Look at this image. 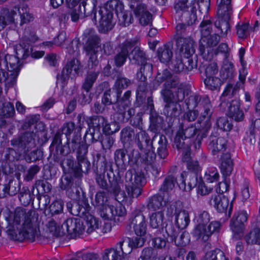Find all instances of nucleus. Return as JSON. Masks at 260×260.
<instances>
[{"label": "nucleus", "mask_w": 260, "mask_h": 260, "mask_svg": "<svg viewBox=\"0 0 260 260\" xmlns=\"http://www.w3.org/2000/svg\"><path fill=\"white\" fill-rule=\"evenodd\" d=\"M6 220L8 233L14 240L34 242L40 235L39 214L34 210L17 207Z\"/></svg>", "instance_id": "f257e3e1"}, {"label": "nucleus", "mask_w": 260, "mask_h": 260, "mask_svg": "<svg viewBox=\"0 0 260 260\" xmlns=\"http://www.w3.org/2000/svg\"><path fill=\"white\" fill-rule=\"evenodd\" d=\"M77 119L79 122V125L75 129V132L69 146L72 147V150L74 152L77 149V164H75V176L80 178L82 176V173H86L90 167V163L87 160L86 154L87 153V147L86 145L81 143V137L80 131L82 129L81 119L80 115L77 116Z\"/></svg>", "instance_id": "f03ea898"}, {"label": "nucleus", "mask_w": 260, "mask_h": 260, "mask_svg": "<svg viewBox=\"0 0 260 260\" xmlns=\"http://www.w3.org/2000/svg\"><path fill=\"white\" fill-rule=\"evenodd\" d=\"M226 140L222 137H218L211 134L208 139V148L213 155L221 153L220 168L224 177L230 176L233 170V161L229 152H224L226 149Z\"/></svg>", "instance_id": "7ed1b4c3"}, {"label": "nucleus", "mask_w": 260, "mask_h": 260, "mask_svg": "<svg viewBox=\"0 0 260 260\" xmlns=\"http://www.w3.org/2000/svg\"><path fill=\"white\" fill-rule=\"evenodd\" d=\"M87 33L88 34L89 37L84 48L86 55L89 56L88 66H91L92 68L96 66L99 63L98 54L99 51L103 52V54L109 55L113 52V47L110 42H106L101 47L100 45V39L96 35L94 34L95 31L93 29H86L84 34Z\"/></svg>", "instance_id": "20e7f679"}, {"label": "nucleus", "mask_w": 260, "mask_h": 260, "mask_svg": "<svg viewBox=\"0 0 260 260\" xmlns=\"http://www.w3.org/2000/svg\"><path fill=\"white\" fill-rule=\"evenodd\" d=\"M210 0H201L200 4H198L197 0H179L174 5L176 13L181 15V20L187 24L191 25L197 19L196 15V6L198 5L200 11H207L209 9Z\"/></svg>", "instance_id": "39448f33"}, {"label": "nucleus", "mask_w": 260, "mask_h": 260, "mask_svg": "<svg viewBox=\"0 0 260 260\" xmlns=\"http://www.w3.org/2000/svg\"><path fill=\"white\" fill-rule=\"evenodd\" d=\"M210 216L207 211H203L197 218L198 225L193 231V235L197 239H201L206 242L214 232H218L220 223L218 221L210 222Z\"/></svg>", "instance_id": "423d86ee"}, {"label": "nucleus", "mask_w": 260, "mask_h": 260, "mask_svg": "<svg viewBox=\"0 0 260 260\" xmlns=\"http://www.w3.org/2000/svg\"><path fill=\"white\" fill-rule=\"evenodd\" d=\"M164 82V87L169 88H177L178 91V99L183 100L185 98L184 85L181 83L179 78L173 75L169 70H164L158 72L153 81V87L157 89L160 84Z\"/></svg>", "instance_id": "0eeeda50"}, {"label": "nucleus", "mask_w": 260, "mask_h": 260, "mask_svg": "<svg viewBox=\"0 0 260 260\" xmlns=\"http://www.w3.org/2000/svg\"><path fill=\"white\" fill-rule=\"evenodd\" d=\"M146 183L144 173L141 171L128 170L125 174V189L130 198H138Z\"/></svg>", "instance_id": "6e6552de"}, {"label": "nucleus", "mask_w": 260, "mask_h": 260, "mask_svg": "<svg viewBox=\"0 0 260 260\" xmlns=\"http://www.w3.org/2000/svg\"><path fill=\"white\" fill-rule=\"evenodd\" d=\"M131 91H126L118 103L113 107L114 110L113 117L118 122H124L135 114V110L133 108L127 109L131 105L130 98Z\"/></svg>", "instance_id": "1a4fd4ad"}, {"label": "nucleus", "mask_w": 260, "mask_h": 260, "mask_svg": "<svg viewBox=\"0 0 260 260\" xmlns=\"http://www.w3.org/2000/svg\"><path fill=\"white\" fill-rule=\"evenodd\" d=\"M220 36L216 32L201 38L199 49L200 54L205 60H210L214 56L213 46H216L220 41Z\"/></svg>", "instance_id": "9d476101"}, {"label": "nucleus", "mask_w": 260, "mask_h": 260, "mask_svg": "<svg viewBox=\"0 0 260 260\" xmlns=\"http://www.w3.org/2000/svg\"><path fill=\"white\" fill-rule=\"evenodd\" d=\"M203 129V132H202L193 124L187 125L183 123L179 127L177 132L184 137L185 140H188L189 141H190L191 138L196 136L193 145L195 149L197 150L200 148L203 139L207 136V131H206L205 129Z\"/></svg>", "instance_id": "9b49d317"}, {"label": "nucleus", "mask_w": 260, "mask_h": 260, "mask_svg": "<svg viewBox=\"0 0 260 260\" xmlns=\"http://www.w3.org/2000/svg\"><path fill=\"white\" fill-rule=\"evenodd\" d=\"M167 214L168 216L175 217L177 229L186 228L190 222L188 212L182 209L180 202L173 203L168 207Z\"/></svg>", "instance_id": "f8f14e48"}, {"label": "nucleus", "mask_w": 260, "mask_h": 260, "mask_svg": "<svg viewBox=\"0 0 260 260\" xmlns=\"http://www.w3.org/2000/svg\"><path fill=\"white\" fill-rule=\"evenodd\" d=\"M38 138L33 132H26L11 140V145L19 148L23 153L28 152L37 145Z\"/></svg>", "instance_id": "ddd939ff"}, {"label": "nucleus", "mask_w": 260, "mask_h": 260, "mask_svg": "<svg viewBox=\"0 0 260 260\" xmlns=\"http://www.w3.org/2000/svg\"><path fill=\"white\" fill-rule=\"evenodd\" d=\"M199 106L200 117L199 121L202 128L208 131L211 126V120L213 113V108L209 98L207 96H202Z\"/></svg>", "instance_id": "4468645a"}, {"label": "nucleus", "mask_w": 260, "mask_h": 260, "mask_svg": "<svg viewBox=\"0 0 260 260\" xmlns=\"http://www.w3.org/2000/svg\"><path fill=\"white\" fill-rule=\"evenodd\" d=\"M125 245L123 247L122 242L118 243L114 248L106 249L102 254L103 260H122L130 258L129 254L131 253V249Z\"/></svg>", "instance_id": "2eb2a0df"}, {"label": "nucleus", "mask_w": 260, "mask_h": 260, "mask_svg": "<svg viewBox=\"0 0 260 260\" xmlns=\"http://www.w3.org/2000/svg\"><path fill=\"white\" fill-rule=\"evenodd\" d=\"M139 39L135 38L133 39L126 40L119 45L118 53L114 57L115 65L118 67L122 66L128 58L129 52L131 49L137 44Z\"/></svg>", "instance_id": "dca6fc26"}, {"label": "nucleus", "mask_w": 260, "mask_h": 260, "mask_svg": "<svg viewBox=\"0 0 260 260\" xmlns=\"http://www.w3.org/2000/svg\"><path fill=\"white\" fill-rule=\"evenodd\" d=\"M71 143V142L69 143L68 148L66 146H63L60 133L58 132L55 135L49 148L51 154L55 161H59L60 156L66 155L72 151V147L69 146Z\"/></svg>", "instance_id": "f3484780"}, {"label": "nucleus", "mask_w": 260, "mask_h": 260, "mask_svg": "<svg viewBox=\"0 0 260 260\" xmlns=\"http://www.w3.org/2000/svg\"><path fill=\"white\" fill-rule=\"evenodd\" d=\"M81 68L79 61L75 58L71 59L68 61L66 67L63 69L61 74L57 76V83H61V86L64 87L66 84L67 81L69 78V75L72 74V71L74 77L79 73V71Z\"/></svg>", "instance_id": "a211bd4d"}, {"label": "nucleus", "mask_w": 260, "mask_h": 260, "mask_svg": "<svg viewBox=\"0 0 260 260\" xmlns=\"http://www.w3.org/2000/svg\"><path fill=\"white\" fill-rule=\"evenodd\" d=\"M113 13L104 8L99 10L98 17L99 19V31L102 33H106L111 30L114 25L113 22Z\"/></svg>", "instance_id": "6ab92c4d"}, {"label": "nucleus", "mask_w": 260, "mask_h": 260, "mask_svg": "<svg viewBox=\"0 0 260 260\" xmlns=\"http://www.w3.org/2000/svg\"><path fill=\"white\" fill-rule=\"evenodd\" d=\"M210 204L214 206L220 213H228L230 217L232 214V203L229 205L228 198L222 194H214L212 196L210 200Z\"/></svg>", "instance_id": "aec40b11"}, {"label": "nucleus", "mask_w": 260, "mask_h": 260, "mask_svg": "<svg viewBox=\"0 0 260 260\" xmlns=\"http://www.w3.org/2000/svg\"><path fill=\"white\" fill-rule=\"evenodd\" d=\"M165 230L167 234L166 238L167 241L173 242L176 245H186L188 243V239H185L186 234L182 233L179 237H178V234L179 229H177L171 222L167 223L164 228L162 229V231Z\"/></svg>", "instance_id": "412c9836"}, {"label": "nucleus", "mask_w": 260, "mask_h": 260, "mask_svg": "<svg viewBox=\"0 0 260 260\" xmlns=\"http://www.w3.org/2000/svg\"><path fill=\"white\" fill-rule=\"evenodd\" d=\"M247 220L246 211H242L235 213L231 222V229L236 238L240 237L244 230V223Z\"/></svg>", "instance_id": "4be33fe9"}, {"label": "nucleus", "mask_w": 260, "mask_h": 260, "mask_svg": "<svg viewBox=\"0 0 260 260\" xmlns=\"http://www.w3.org/2000/svg\"><path fill=\"white\" fill-rule=\"evenodd\" d=\"M232 14L223 13L222 15H217L218 17L214 22L215 32L221 37L225 38L231 31V26L229 20Z\"/></svg>", "instance_id": "5701e85b"}, {"label": "nucleus", "mask_w": 260, "mask_h": 260, "mask_svg": "<svg viewBox=\"0 0 260 260\" xmlns=\"http://www.w3.org/2000/svg\"><path fill=\"white\" fill-rule=\"evenodd\" d=\"M129 226L138 236L142 237L146 234L147 225L145 218L141 212L133 213Z\"/></svg>", "instance_id": "b1692460"}, {"label": "nucleus", "mask_w": 260, "mask_h": 260, "mask_svg": "<svg viewBox=\"0 0 260 260\" xmlns=\"http://www.w3.org/2000/svg\"><path fill=\"white\" fill-rule=\"evenodd\" d=\"M226 104L223 108L228 107V116L237 121H242L244 118V114L240 109L239 99L236 98L232 99L230 102H226Z\"/></svg>", "instance_id": "393cba45"}, {"label": "nucleus", "mask_w": 260, "mask_h": 260, "mask_svg": "<svg viewBox=\"0 0 260 260\" xmlns=\"http://www.w3.org/2000/svg\"><path fill=\"white\" fill-rule=\"evenodd\" d=\"M133 11L135 16L139 18V23L142 25L146 26L152 23V15L149 12L145 4L137 5Z\"/></svg>", "instance_id": "a878e982"}, {"label": "nucleus", "mask_w": 260, "mask_h": 260, "mask_svg": "<svg viewBox=\"0 0 260 260\" xmlns=\"http://www.w3.org/2000/svg\"><path fill=\"white\" fill-rule=\"evenodd\" d=\"M61 228L66 230L67 233L73 236L80 235L83 231L82 224L78 218H68L61 225Z\"/></svg>", "instance_id": "bb28decb"}, {"label": "nucleus", "mask_w": 260, "mask_h": 260, "mask_svg": "<svg viewBox=\"0 0 260 260\" xmlns=\"http://www.w3.org/2000/svg\"><path fill=\"white\" fill-rule=\"evenodd\" d=\"M133 125L139 128L140 132H137L135 136V141L140 150H143L145 148H152V140L145 131L142 129V126L139 124Z\"/></svg>", "instance_id": "cd10ccee"}, {"label": "nucleus", "mask_w": 260, "mask_h": 260, "mask_svg": "<svg viewBox=\"0 0 260 260\" xmlns=\"http://www.w3.org/2000/svg\"><path fill=\"white\" fill-rule=\"evenodd\" d=\"M178 48L181 55L185 58H189L195 52L193 41L190 38H182L176 41Z\"/></svg>", "instance_id": "c85d7f7f"}, {"label": "nucleus", "mask_w": 260, "mask_h": 260, "mask_svg": "<svg viewBox=\"0 0 260 260\" xmlns=\"http://www.w3.org/2000/svg\"><path fill=\"white\" fill-rule=\"evenodd\" d=\"M174 147L178 150L182 151L183 159L187 160L190 156V143L188 140H185L184 137L180 133L177 132L174 138Z\"/></svg>", "instance_id": "c756f323"}, {"label": "nucleus", "mask_w": 260, "mask_h": 260, "mask_svg": "<svg viewBox=\"0 0 260 260\" xmlns=\"http://www.w3.org/2000/svg\"><path fill=\"white\" fill-rule=\"evenodd\" d=\"M69 7L72 9L71 19L74 22L77 21L80 18L85 17V9L82 10L80 0H67Z\"/></svg>", "instance_id": "7c9ffc66"}, {"label": "nucleus", "mask_w": 260, "mask_h": 260, "mask_svg": "<svg viewBox=\"0 0 260 260\" xmlns=\"http://www.w3.org/2000/svg\"><path fill=\"white\" fill-rule=\"evenodd\" d=\"M23 152L19 148L13 147L7 148L4 151V159L8 164H13L23 159Z\"/></svg>", "instance_id": "2f4dec72"}, {"label": "nucleus", "mask_w": 260, "mask_h": 260, "mask_svg": "<svg viewBox=\"0 0 260 260\" xmlns=\"http://www.w3.org/2000/svg\"><path fill=\"white\" fill-rule=\"evenodd\" d=\"M239 86L238 83L233 86L231 84L227 85L221 97L220 105L223 107L224 105H226V102H230L232 98L234 99L239 98L238 92L239 90Z\"/></svg>", "instance_id": "473e14b6"}, {"label": "nucleus", "mask_w": 260, "mask_h": 260, "mask_svg": "<svg viewBox=\"0 0 260 260\" xmlns=\"http://www.w3.org/2000/svg\"><path fill=\"white\" fill-rule=\"evenodd\" d=\"M128 59L132 64L140 65L147 59L145 52L137 44L129 52Z\"/></svg>", "instance_id": "72a5a7b5"}, {"label": "nucleus", "mask_w": 260, "mask_h": 260, "mask_svg": "<svg viewBox=\"0 0 260 260\" xmlns=\"http://www.w3.org/2000/svg\"><path fill=\"white\" fill-rule=\"evenodd\" d=\"M170 260H175L177 258L184 260L186 256V260H194L196 258V253L193 251H189L186 254V250L184 248H171L169 251Z\"/></svg>", "instance_id": "f704fd0d"}, {"label": "nucleus", "mask_w": 260, "mask_h": 260, "mask_svg": "<svg viewBox=\"0 0 260 260\" xmlns=\"http://www.w3.org/2000/svg\"><path fill=\"white\" fill-rule=\"evenodd\" d=\"M120 91H116L115 89L106 90L103 96L102 103L105 106L113 105V107L117 104L121 98H120Z\"/></svg>", "instance_id": "c9c22d12"}, {"label": "nucleus", "mask_w": 260, "mask_h": 260, "mask_svg": "<svg viewBox=\"0 0 260 260\" xmlns=\"http://www.w3.org/2000/svg\"><path fill=\"white\" fill-rule=\"evenodd\" d=\"M173 44L168 43L157 50V55L160 61L164 63L169 62L173 56Z\"/></svg>", "instance_id": "e433bc0d"}, {"label": "nucleus", "mask_w": 260, "mask_h": 260, "mask_svg": "<svg viewBox=\"0 0 260 260\" xmlns=\"http://www.w3.org/2000/svg\"><path fill=\"white\" fill-rule=\"evenodd\" d=\"M234 65L229 59H224L220 71V76L222 81L230 80L234 77Z\"/></svg>", "instance_id": "4c0bfd02"}, {"label": "nucleus", "mask_w": 260, "mask_h": 260, "mask_svg": "<svg viewBox=\"0 0 260 260\" xmlns=\"http://www.w3.org/2000/svg\"><path fill=\"white\" fill-rule=\"evenodd\" d=\"M181 182L179 183V187L180 189L185 191H189L193 188L198 186L200 179L199 180L196 173H191L188 175L187 180V186H186L185 180L184 179L183 174H181Z\"/></svg>", "instance_id": "58836bf2"}, {"label": "nucleus", "mask_w": 260, "mask_h": 260, "mask_svg": "<svg viewBox=\"0 0 260 260\" xmlns=\"http://www.w3.org/2000/svg\"><path fill=\"white\" fill-rule=\"evenodd\" d=\"M16 56L20 59H24L27 57L32 51V46L28 43L21 42L14 47Z\"/></svg>", "instance_id": "ea45409f"}, {"label": "nucleus", "mask_w": 260, "mask_h": 260, "mask_svg": "<svg viewBox=\"0 0 260 260\" xmlns=\"http://www.w3.org/2000/svg\"><path fill=\"white\" fill-rule=\"evenodd\" d=\"M107 176L110 185H108V188L106 190L110 193L117 195L120 191L121 187L123 185L121 177L118 175L115 176L114 174L111 177L108 174H107Z\"/></svg>", "instance_id": "a19ab883"}, {"label": "nucleus", "mask_w": 260, "mask_h": 260, "mask_svg": "<svg viewBox=\"0 0 260 260\" xmlns=\"http://www.w3.org/2000/svg\"><path fill=\"white\" fill-rule=\"evenodd\" d=\"M16 10H4L0 16V31L2 30L7 25L15 23V16H16Z\"/></svg>", "instance_id": "79ce46f5"}, {"label": "nucleus", "mask_w": 260, "mask_h": 260, "mask_svg": "<svg viewBox=\"0 0 260 260\" xmlns=\"http://www.w3.org/2000/svg\"><path fill=\"white\" fill-rule=\"evenodd\" d=\"M0 55H3L4 57L2 58V61L6 63L8 70L11 72V73L14 72L16 74V72L19 69V60L16 56L11 55L7 54L4 55L3 54H0Z\"/></svg>", "instance_id": "37998d69"}, {"label": "nucleus", "mask_w": 260, "mask_h": 260, "mask_svg": "<svg viewBox=\"0 0 260 260\" xmlns=\"http://www.w3.org/2000/svg\"><path fill=\"white\" fill-rule=\"evenodd\" d=\"M106 165L104 163V166L97 169L95 176V180L97 185L103 189L106 190L108 188V184L106 177Z\"/></svg>", "instance_id": "c03bdc74"}, {"label": "nucleus", "mask_w": 260, "mask_h": 260, "mask_svg": "<svg viewBox=\"0 0 260 260\" xmlns=\"http://www.w3.org/2000/svg\"><path fill=\"white\" fill-rule=\"evenodd\" d=\"M177 183V178L175 175L168 174L165 177L159 190L163 193H168L173 189Z\"/></svg>", "instance_id": "a18cd8bd"}, {"label": "nucleus", "mask_w": 260, "mask_h": 260, "mask_svg": "<svg viewBox=\"0 0 260 260\" xmlns=\"http://www.w3.org/2000/svg\"><path fill=\"white\" fill-rule=\"evenodd\" d=\"M80 4H81L82 10L85 9V17L92 16L93 14L92 19L96 22L98 15L94 10L95 7V0H80Z\"/></svg>", "instance_id": "49530a36"}, {"label": "nucleus", "mask_w": 260, "mask_h": 260, "mask_svg": "<svg viewBox=\"0 0 260 260\" xmlns=\"http://www.w3.org/2000/svg\"><path fill=\"white\" fill-rule=\"evenodd\" d=\"M166 204V201L161 196L155 194L149 199L147 204V207L148 209L153 210H162Z\"/></svg>", "instance_id": "de8ad7c7"}, {"label": "nucleus", "mask_w": 260, "mask_h": 260, "mask_svg": "<svg viewBox=\"0 0 260 260\" xmlns=\"http://www.w3.org/2000/svg\"><path fill=\"white\" fill-rule=\"evenodd\" d=\"M181 101H174L173 102L165 104L164 112L167 117L178 116L181 111V106L179 104Z\"/></svg>", "instance_id": "09e8293b"}, {"label": "nucleus", "mask_w": 260, "mask_h": 260, "mask_svg": "<svg viewBox=\"0 0 260 260\" xmlns=\"http://www.w3.org/2000/svg\"><path fill=\"white\" fill-rule=\"evenodd\" d=\"M150 130L154 133L162 128L163 125V119L155 112H151L150 115Z\"/></svg>", "instance_id": "8fccbe9b"}, {"label": "nucleus", "mask_w": 260, "mask_h": 260, "mask_svg": "<svg viewBox=\"0 0 260 260\" xmlns=\"http://www.w3.org/2000/svg\"><path fill=\"white\" fill-rule=\"evenodd\" d=\"M145 240L143 238L139 236V237H134L132 238H127L120 241V242H122L123 247L125 248V245L129 247L131 249V251L133 248H136L139 247H142L144 243Z\"/></svg>", "instance_id": "3c124183"}, {"label": "nucleus", "mask_w": 260, "mask_h": 260, "mask_svg": "<svg viewBox=\"0 0 260 260\" xmlns=\"http://www.w3.org/2000/svg\"><path fill=\"white\" fill-rule=\"evenodd\" d=\"M56 217H52L48 218L46 224L47 230L52 235L58 237L60 235V221H56Z\"/></svg>", "instance_id": "603ef678"}, {"label": "nucleus", "mask_w": 260, "mask_h": 260, "mask_svg": "<svg viewBox=\"0 0 260 260\" xmlns=\"http://www.w3.org/2000/svg\"><path fill=\"white\" fill-rule=\"evenodd\" d=\"M149 224L154 229L159 228L161 226L164 219V214L162 210L154 212L150 216Z\"/></svg>", "instance_id": "864d4df0"}, {"label": "nucleus", "mask_w": 260, "mask_h": 260, "mask_svg": "<svg viewBox=\"0 0 260 260\" xmlns=\"http://www.w3.org/2000/svg\"><path fill=\"white\" fill-rule=\"evenodd\" d=\"M170 88L164 87L161 90L160 94L166 104L173 102L174 101H182L178 99V91L176 90L174 93L170 89Z\"/></svg>", "instance_id": "5fc2aeb1"}, {"label": "nucleus", "mask_w": 260, "mask_h": 260, "mask_svg": "<svg viewBox=\"0 0 260 260\" xmlns=\"http://www.w3.org/2000/svg\"><path fill=\"white\" fill-rule=\"evenodd\" d=\"M100 258V255L92 252L78 251L77 252L74 256L69 260H96Z\"/></svg>", "instance_id": "6e6d98bb"}, {"label": "nucleus", "mask_w": 260, "mask_h": 260, "mask_svg": "<svg viewBox=\"0 0 260 260\" xmlns=\"http://www.w3.org/2000/svg\"><path fill=\"white\" fill-rule=\"evenodd\" d=\"M204 83L211 90H219L221 85V80L215 76L208 77L205 79Z\"/></svg>", "instance_id": "4d7b16f0"}, {"label": "nucleus", "mask_w": 260, "mask_h": 260, "mask_svg": "<svg viewBox=\"0 0 260 260\" xmlns=\"http://www.w3.org/2000/svg\"><path fill=\"white\" fill-rule=\"evenodd\" d=\"M147 58L145 60L144 62L140 64L141 68L140 72L137 73V77L140 78L141 81H145L148 74H150L152 71V66L151 63L147 62Z\"/></svg>", "instance_id": "13d9d810"}, {"label": "nucleus", "mask_w": 260, "mask_h": 260, "mask_svg": "<svg viewBox=\"0 0 260 260\" xmlns=\"http://www.w3.org/2000/svg\"><path fill=\"white\" fill-rule=\"evenodd\" d=\"M199 70L202 72L203 70L205 71V73L206 77L215 76L218 72V67L217 63L211 62L208 64L200 66L199 67Z\"/></svg>", "instance_id": "bf43d9fd"}, {"label": "nucleus", "mask_w": 260, "mask_h": 260, "mask_svg": "<svg viewBox=\"0 0 260 260\" xmlns=\"http://www.w3.org/2000/svg\"><path fill=\"white\" fill-rule=\"evenodd\" d=\"M23 159L29 163L41 159L43 155V152L39 149H36L26 153H23Z\"/></svg>", "instance_id": "052dcab7"}, {"label": "nucleus", "mask_w": 260, "mask_h": 260, "mask_svg": "<svg viewBox=\"0 0 260 260\" xmlns=\"http://www.w3.org/2000/svg\"><path fill=\"white\" fill-rule=\"evenodd\" d=\"M217 3L218 4L217 15H222L223 13L229 12L232 14L231 0H217Z\"/></svg>", "instance_id": "680f3d73"}, {"label": "nucleus", "mask_w": 260, "mask_h": 260, "mask_svg": "<svg viewBox=\"0 0 260 260\" xmlns=\"http://www.w3.org/2000/svg\"><path fill=\"white\" fill-rule=\"evenodd\" d=\"M127 151L124 149H117L114 152V160L119 168L123 169L125 166V155Z\"/></svg>", "instance_id": "e2e57ef3"}, {"label": "nucleus", "mask_w": 260, "mask_h": 260, "mask_svg": "<svg viewBox=\"0 0 260 260\" xmlns=\"http://www.w3.org/2000/svg\"><path fill=\"white\" fill-rule=\"evenodd\" d=\"M17 9L16 12L18 11L21 18V24L27 23L32 19V16L29 13V10L26 6H23L20 8L15 7L13 10H15Z\"/></svg>", "instance_id": "0e129e2a"}, {"label": "nucleus", "mask_w": 260, "mask_h": 260, "mask_svg": "<svg viewBox=\"0 0 260 260\" xmlns=\"http://www.w3.org/2000/svg\"><path fill=\"white\" fill-rule=\"evenodd\" d=\"M154 147L152 146V148H146L143 150H141L144 152L142 157V160L147 165L152 164L155 160L156 154L154 153Z\"/></svg>", "instance_id": "69168bd1"}, {"label": "nucleus", "mask_w": 260, "mask_h": 260, "mask_svg": "<svg viewBox=\"0 0 260 260\" xmlns=\"http://www.w3.org/2000/svg\"><path fill=\"white\" fill-rule=\"evenodd\" d=\"M205 260H228L225 258L222 251L219 249H216L207 252L205 255Z\"/></svg>", "instance_id": "338daca9"}, {"label": "nucleus", "mask_w": 260, "mask_h": 260, "mask_svg": "<svg viewBox=\"0 0 260 260\" xmlns=\"http://www.w3.org/2000/svg\"><path fill=\"white\" fill-rule=\"evenodd\" d=\"M245 239L247 244H258L260 240V228L253 229L245 236Z\"/></svg>", "instance_id": "774afa93"}]
</instances>
